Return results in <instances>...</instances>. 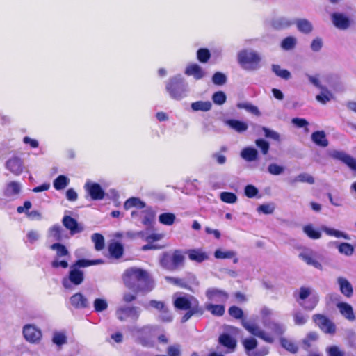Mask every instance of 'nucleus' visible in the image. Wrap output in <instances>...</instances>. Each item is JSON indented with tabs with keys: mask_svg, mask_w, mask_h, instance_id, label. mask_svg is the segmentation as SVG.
<instances>
[{
	"mask_svg": "<svg viewBox=\"0 0 356 356\" xmlns=\"http://www.w3.org/2000/svg\"><path fill=\"white\" fill-rule=\"evenodd\" d=\"M318 339V335L316 332H310L308 333L302 341L304 348L307 350L312 346V342L317 341Z\"/></svg>",
	"mask_w": 356,
	"mask_h": 356,
	"instance_id": "obj_55",
	"label": "nucleus"
},
{
	"mask_svg": "<svg viewBox=\"0 0 356 356\" xmlns=\"http://www.w3.org/2000/svg\"><path fill=\"white\" fill-rule=\"evenodd\" d=\"M122 280L124 286L135 293L147 294L155 286L149 273L146 270L137 267L126 269L122 275Z\"/></svg>",
	"mask_w": 356,
	"mask_h": 356,
	"instance_id": "obj_1",
	"label": "nucleus"
},
{
	"mask_svg": "<svg viewBox=\"0 0 356 356\" xmlns=\"http://www.w3.org/2000/svg\"><path fill=\"white\" fill-rule=\"evenodd\" d=\"M242 325L245 330H247L252 334L263 339L264 341L268 343L273 342V337L270 334L266 332L264 330H261L257 325L253 323H250L248 321H242Z\"/></svg>",
	"mask_w": 356,
	"mask_h": 356,
	"instance_id": "obj_10",
	"label": "nucleus"
},
{
	"mask_svg": "<svg viewBox=\"0 0 356 356\" xmlns=\"http://www.w3.org/2000/svg\"><path fill=\"white\" fill-rule=\"evenodd\" d=\"M84 188L92 200H102L104 198L105 192L97 183L88 181L84 185Z\"/></svg>",
	"mask_w": 356,
	"mask_h": 356,
	"instance_id": "obj_12",
	"label": "nucleus"
},
{
	"mask_svg": "<svg viewBox=\"0 0 356 356\" xmlns=\"http://www.w3.org/2000/svg\"><path fill=\"white\" fill-rule=\"evenodd\" d=\"M238 60L244 68L254 70L259 68L261 58L255 51L243 50L238 54Z\"/></svg>",
	"mask_w": 356,
	"mask_h": 356,
	"instance_id": "obj_5",
	"label": "nucleus"
},
{
	"mask_svg": "<svg viewBox=\"0 0 356 356\" xmlns=\"http://www.w3.org/2000/svg\"><path fill=\"white\" fill-rule=\"evenodd\" d=\"M292 315L295 325L299 326L305 325L307 322L309 318L308 315L305 314L302 312L300 310L294 311Z\"/></svg>",
	"mask_w": 356,
	"mask_h": 356,
	"instance_id": "obj_42",
	"label": "nucleus"
},
{
	"mask_svg": "<svg viewBox=\"0 0 356 356\" xmlns=\"http://www.w3.org/2000/svg\"><path fill=\"white\" fill-rule=\"evenodd\" d=\"M108 251L111 257L119 259L123 254L124 248L121 243L115 242L109 245Z\"/></svg>",
	"mask_w": 356,
	"mask_h": 356,
	"instance_id": "obj_36",
	"label": "nucleus"
},
{
	"mask_svg": "<svg viewBox=\"0 0 356 356\" xmlns=\"http://www.w3.org/2000/svg\"><path fill=\"white\" fill-rule=\"evenodd\" d=\"M294 19L286 17H278L273 19L272 26L277 30L285 29L294 24Z\"/></svg>",
	"mask_w": 356,
	"mask_h": 356,
	"instance_id": "obj_24",
	"label": "nucleus"
},
{
	"mask_svg": "<svg viewBox=\"0 0 356 356\" xmlns=\"http://www.w3.org/2000/svg\"><path fill=\"white\" fill-rule=\"evenodd\" d=\"M83 280V272L70 266L67 276L62 279V284L65 289L73 290L74 286L81 284Z\"/></svg>",
	"mask_w": 356,
	"mask_h": 356,
	"instance_id": "obj_6",
	"label": "nucleus"
},
{
	"mask_svg": "<svg viewBox=\"0 0 356 356\" xmlns=\"http://www.w3.org/2000/svg\"><path fill=\"white\" fill-rule=\"evenodd\" d=\"M51 340L53 343L59 348L67 343V337L64 332H54Z\"/></svg>",
	"mask_w": 356,
	"mask_h": 356,
	"instance_id": "obj_37",
	"label": "nucleus"
},
{
	"mask_svg": "<svg viewBox=\"0 0 356 356\" xmlns=\"http://www.w3.org/2000/svg\"><path fill=\"white\" fill-rule=\"evenodd\" d=\"M281 344L283 348L292 353H296L298 350L296 343L286 339H282Z\"/></svg>",
	"mask_w": 356,
	"mask_h": 356,
	"instance_id": "obj_61",
	"label": "nucleus"
},
{
	"mask_svg": "<svg viewBox=\"0 0 356 356\" xmlns=\"http://www.w3.org/2000/svg\"><path fill=\"white\" fill-rule=\"evenodd\" d=\"M136 208L131 213V218L135 220H140L143 225L151 227L155 221L156 211L152 207H147L145 202L138 197H130L124 204V208L129 210Z\"/></svg>",
	"mask_w": 356,
	"mask_h": 356,
	"instance_id": "obj_2",
	"label": "nucleus"
},
{
	"mask_svg": "<svg viewBox=\"0 0 356 356\" xmlns=\"http://www.w3.org/2000/svg\"><path fill=\"white\" fill-rule=\"evenodd\" d=\"M240 156L245 161L248 162H252L257 160L258 152L253 147H247L241 150Z\"/></svg>",
	"mask_w": 356,
	"mask_h": 356,
	"instance_id": "obj_30",
	"label": "nucleus"
},
{
	"mask_svg": "<svg viewBox=\"0 0 356 356\" xmlns=\"http://www.w3.org/2000/svg\"><path fill=\"white\" fill-rule=\"evenodd\" d=\"M304 232L312 239H318L321 236L320 232L316 230L312 225H306L303 227Z\"/></svg>",
	"mask_w": 356,
	"mask_h": 356,
	"instance_id": "obj_57",
	"label": "nucleus"
},
{
	"mask_svg": "<svg viewBox=\"0 0 356 356\" xmlns=\"http://www.w3.org/2000/svg\"><path fill=\"white\" fill-rule=\"evenodd\" d=\"M185 74L193 76L196 80L202 79L206 76V72L196 63L188 65L186 67Z\"/></svg>",
	"mask_w": 356,
	"mask_h": 356,
	"instance_id": "obj_22",
	"label": "nucleus"
},
{
	"mask_svg": "<svg viewBox=\"0 0 356 356\" xmlns=\"http://www.w3.org/2000/svg\"><path fill=\"white\" fill-rule=\"evenodd\" d=\"M186 312L184 314V315L181 317V323H186L187 321H188L191 316L195 314L202 315L203 314V309L201 307H196V308H192L191 309L186 310Z\"/></svg>",
	"mask_w": 356,
	"mask_h": 356,
	"instance_id": "obj_51",
	"label": "nucleus"
},
{
	"mask_svg": "<svg viewBox=\"0 0 356 356\" xmlns=\"http://www.w3.org/2000/svg\"><path fill=\"white\" fill-rule=\"evenodd\" d=\"M319 301L318 295L316 293L311 295L309 298L303 302H299V305L307 311L313 310Z\"/></svg>",
	"mask_w": 356,
	"mask_h": 356,
	"instance_id": "obj_31",
	"label": "nucleus"
},
{
	"mask_svg": "<svg viewBox=\"0 0 356 356\" xmlns=\"http://www.w3.org/2000/svg\"><path fill=\"white\" fill-rule=\"evenodd\" d=\"M191 109L193 111L207 112L211 109L212 104L209 101H197L191 104Z\"/></svg>",
	"mask_w": 356,
	"mask_h": 356,
	"instance_id": "obj_35",
	"label": "nucleus"
},
{
	"mask_svg": "<svg viewBox=\"0 0 356 356\" xmlns=\"http://www.w3.org/2000/svg\"><path fill=\"white\" fill-rule=\"evenodd\" d=\"M312 319L316 325L325 333L333 334L336 332V326L327 316L323 314H314Z\"/></svg>",
	"mask_w": 356,
	"mask_h": 356,
	"instance_id": "obj_9",
	"label": "nucleus"
},
{
	"mask_svg": "<svg viewBox=\"0 0 356 356\" xmlns=\"http://www.w3.org/2000/svg\"><path fill=\"white\" fill-rule=\"evenodd\" d=\"M166 352L168 354L166 356H181V346L179 344L170 346L168 347Z\"/></svg>",
	"mask_w": 356,
	"mask_h": 356,
	"instance_id": "obj_64",
	"label": "nucleus"
},
{
	"mask_svg": "<svg viewBox=\"0 0 356 356\" xmlns=\"http://www.w3.org/2000/svg\"><path fill=\"white\" fill-rule=\"evenodd\" d=\"M22 186L17 181H10L6 184L3 190V195L10 200H15L21 192Z\"/></svg>",
	"mask_w": 356,
	"mask_h": 356,
	"instance_id": "obj_17",
	"label": "nucleus"
},
{
	"mask_svg": "<svg viewBox=\"0 0 356 356\" xmlns=\"http://www.w3.org/2000/svg\"><path fill=\"white\" fill-rule=\"evenodd\" d=\"M165 279L166 281L174 285L178 286L183 289H190L189 286L184 279L169 276H166Z\"/></svg>",
	"mask_w": 356,
	"mask_h": 356,
	"instance_id": "obj_56",
	"label": "nucleus"
},
{
	"mask_svg": "<svg viewBox=\"0 0 356 356\" xmlns=\"http://www.w3.org/2000/svg\"><path fill=\"white\" fill-rule=\"evenodd\" d=\"M340 313L346 319L349 321H354L355 316L353 312V309L350 305L346 302H339L337 305Z\"/></svg>",
	"mask_w": 356,
	"mask_h": 356,
	"instance_id": "obj_29",
	"label": "nucleus"
},
{
	"mask_svg": "<svg viewBox=\"0 0 356 356\" xmlns=\"http://www.w3.org/2000/svg\"><path fill=\"white\" fill-rule=\"evenodd\" d=\"M330 156L334 159L341 161L347 165L351 170L356 171V159L343 151L333 150Z\"/></svg>",
	"mask_w": 356,
	"mask_h": 356,
	"instance_id": "obj_14",
	"label": "nucleus"
},
{
	"mask_svg": "<svg viewBox=\"0 0 356 356\" xmlns=\"http://www.w3.org/2000/svg\"><path fill=\"white\" fill-rule=\"evenodd\" d=\"M264 326L270 330L271 332L275 335H282L285 331V327L284 325L274 322V321H264Z\"/></svg>",
	"mask_w": 356,
	"mask_h": 356,
	"instance_id": "obj_33",
	"label": "nucleus"
},
{
	"mask_svg": "<svg viewBox=\"0 0 356 356\" xmlns=\"http://www.w3.org/2000/svg\"><path fill=\"white\" fill-rule=\"evenodd\" d=\"M211 57L210 51L207 49H200L197 52V58L201 63H207Z\"/></svg>",
	"mask_w": 356,
	"mask_h": 356,
	"instance_id": "obj_62",
	"label": "nucleus"
},
{
	"mask_svg": "<svg viewBox=\"0 0 356 356\" xmlns=\"http://www.w3.org/2000/svg\"><path fill=\"white\" fill-rule=\"evenodd\" d=\"M299 257L308 265H311L317 269H322L321 264L318 261L312 254L308 253H300Z\"/></svg>",
	"mask_w": 356,
	"mask_h": 356,
	"instance_id": "obj_40",
	"label": "nucleus"
},
{
	"mask_svg": "<svg viewBox=\"0 0 356 356\" xmlns=\"http://www.w3.org/2000/svg\"><path fill=\"white\" fill-rule=\"evenodd\" d=\"M243 344L248 356H264L266 354V353L254 350L257 346V341L254 338L244 339Z\"/></svg>",
	"mask_w": 356,
	"mask_h": 356,
	"instance_id": "obj_21",
	"label": "nucleus"
},
{
	"mask_svg": "<svg viewBox=\"0 0 356 356\" xmlns=\"http://www.w3.org/2000/svg\"><path fill=\"white\" fill-rule=\"evenodd\" d=\"M237 108L240 109H245L246 111L254 114L255 115H259L260 112L256 106L252 105L248 102H239L236 104Z\"/></svg>",
	"mask_w": 356,
	"mask_h": 356,
	"instance_id": "obj_48",
	"label": "nucleus"
},
{
	"mask_svg": "<svg viewBox=\"0 0 356 356\" xmlns=\"http://www.w3.org/2000/svg\"><path fill=\"white\" fill-rule=\"evenodd\" d=\"M175 219V215L172 213H163L159 216V222L168 226L173 225Z\"/></svg>",
	"mask_w": 356,
	"mask_h": 356,
	"instance_id": "obj_45",
	"label": "nucleus"
},
{
	"mask_svg": "<svg viewBox=\"0 0 356 356\" xmlns=\"http://www.w3.org/2000/svg\"><path fill=\"white\" fill-rule=\"evenodd\" d=\"M225 124L239 134L246 131L248 128L246 122L238 120H225Z\"/></svg>",
	"mask_w": 356,
	"mask_h": 356,
	"instance_id": "obj_26",
	"label": "nucleus"
},
{
	"mask_svg": "<svg viewBox=\"0 0 356 356\" xmlns=\"http://www.w3.org/2000/svg\"><path fill=\"white\" fill-rule=\"evenodd\" d=\"M244 193L245 196L248 197V198L260 197V196L258 195V188L252 184H248L245 187Z\"/></svg>",
	"mask_w": 356,
	"mask_h": 356,
	"instance_id": "obj_59",
	"label": "nucleus"
},
{
	"mask_svg": "<svg viewBox=\"0 0 356 356\" xmlns=\"http://www.w3.org/2000/svg\"><path fill=\"white\" fill-rule=\"evenodd\" d=\"M236 252L234 250H222L220 249H218L214 252V257L216 259H232L235 256H236Z\"/></svg>",
	"mask_w": 356,
	"mask_h": 356,
	"instance_id": "obj_49",
	"label": "nucleus"
},
{
	"mask_svg": "<svg viewBox=\"0 0 356 356\" xmlns=\"http://www.w3.org/2000/svg\"><path fill=\"white\" fill-rule=\"evenodd\" d=\"M220 197L222 202L228 204H233L237 201V196L231 192H222Z\"/></svg>",
	"mask_w": 356,
	"mask_h": 356,
	"instance_id": "obj_60",
	"label": "nucleus"
},
{
	"mask_svg": "<svg viewBox=\"0 0 356 356\" xmlns=\"http://www.w3.org/2000/svg\"><path fill=\"white\" fill-rule=\"evenodd\" d=\"M5 167L11 173L18 176L23 172V161L18 156H13L6 162Z\"/></svg>",
	"mask_w": 356,
	"mask_h": 356,
	"instance_id": "obj_15",
	"label": "nucleus"
},
{
	"mask_svg": "<svg viewBox=\"0 0 356 356\" xmlns=\"http://www.w3.org/2000/svg\"><path fill=\"white\" fill-rule=\"evenodd\" d=\"M337 283L339 286L341 293L347 298H350L353 293L352 284L350 282L342 277L337 278Z\"/></svg>",
	"mask_w": 356,
	"mask_h": 356,
	"instance_id": "obj_25",
	"label": "nucleus"
},
{
	"mask_svg": "<svg viewBox=\"0 0 356 356\" xmlns=\"http://www.w3.org/2000/svg\"><path fill=\"white\" fill-rule=\"evenodd\" d=\"M165 88L170 97L175 100L182 99L188 92V85L180 74L170 78L166 82Z\"/></svg>",
	"mask_w": 356,
	"mask_h": 356,
	"instance_id": "obj_3",
	"label": "nucleus"
},
{
	"mask_svg": "<svg viewBox=\"0 0 356 356\" xmlns=\"http://www.w3.org/2000/svg\"><path fill=\"white\" fill-rule=\"evenodd\" d=\"M70 183V179L65 175H59L54 181V187L55 189L60 191L64 189Z\"/></svg>",
	"mask_w": 356,
	"mask_h": 356,
	"instance_id": "obj_46",
	"label": "nucleus"
},
{
	"mask_svg": "<svg viewBox=\"0 0 356 356\" xmlns=\"http://www.w3.org/2000/svg\"><path fill=\"white\" fill-rule=\"evenodd\" d=\"M173 305L177 310H188L200 307L198 300L192 295L184 293H176L172 296Z\"/></svg>",
	"mask_w": 356,
	"mask_h": 356,
	"instance_id": "obj_4",
	"label": "nucleus"
},
{
	"mask_svg": "<svg viewBox=\"0 0 356 356\" xmlns=\"http://www.w3.org/2000/svg\"><path fill=\"white\" fill-rule=\"evenodd\" d=\"M62 222L65 227L70 231L72 235L80 233L84 229L81 225L79 224L74 218L69 216H65Z\"/></svg>",
	"mask_w": 356,
	"mask_h": 356,
	"instance_id": "obj_19",
	"label": "nucleus"
},
{
	"mask_svg": "<svg viewBox=\"0 0 356 356\" xmlns=\"http://www.w3.org/2000/svg\"><path fill=\"white\" fill-rule=\"evenodd\" d=\"M293 22L299 32L307 35L313 31L314 26L309 20L305 18H299L294 19Z\"/></svg>",
	"mask_w": 356,
	"mask_h": 356,
	"instance_id": "obj_23",
	"label": "nucleus"
},
{
	"mask_svg": "<svg viewBox=\"0 0 356 356\" xmlns=\"http://www.w3.org/2000/svg\"><path fill=\"white\" fill-rule=\"evenodd\" d=\"M166 306L167 305L165 302L156 300H151L147 303L143 305L145 309L153 308L158 312H161Z\"/></svg>",
	"mask_w": 356,
	"mask_h": 356,
	"instance_id": "obj_44",
	"label": "nucleus"
},
{
	"mask_svg": "<svg viewBox=\"0 0 356 356\" xmlns=\"http://www.w3.org/2000/svg\"><path fill=\"white\" fill-rule=\"evenodd\" d=\"M63 232L64 229L61 225L56 224L49 228L47 236L54 241H60L63 238Z\"/></svg>",
	"mask_w": 356,
	"mask_h": 356,
	"instance_id": "obj_28",
	"label": "nucleus"
},
{
	"mask_svg": "<svg viewBox=\"0 0 356 356\" xmlns=\"http://www.w3.org/2000/svg\"><path fill=\"white\" fill-rule=\"evenodd\" d=\"M314 178L311 175L306 172L299 174L292 181V182H302L309 184H314Z\"/></svg>",
	"mask_w": 356,
	"mask_h": 356,
	"instance_id": "obj_53",
	"label": "nucleus"
},
{
	"mask_svg": "<svg viewBox=\"0 0 356 356\" xmlns=\"http://www.w3.org/2000/svg\"><path fill=\"white\" fill-rule=\"evenodd\" d=\"M321 229L323 232H324L328 236H334L336 238H343L346 240L350 239V236L348 234H347L343 232L337 230L335 229L330 228V227H328L326 226H323V227H322Z\"/></svg>",
	"mask_w": 356,
	"mask_h": 356,
	"instance_id": "obj_39",
	"label": "nucleus"
},
{
	"mask_svg": "<svg viewBox=\"0 0 356 356\" xmlns=\"http://www.w3.org/2000/svg\"><path fill=\"white\" fill-rule=\"evenodd\" d=\"M206 297L211 302H216L224 304L229 298V294L225 291L211 287L209 288L205 292Z\"/></svg>",
	"mask_w": 356,
	"mask_h": 356,
	"instance_id": "obj_13",
	"label": "nucleus"
},
{
	"mask_svg": "<svg viewBox=\"0 0 356 356\" xmlns=\"http://www.w3.org/2000/svg\"><path fill=\"white\" fill-rule=\"evenodd\" d=\"M186 254L191 261L196 263H202L209 259V254L201 248L188 250Z\"/></svg>",
	"mask_w": 356,
	"mask_h": 356,
	"instance_id": "obj_20",
	"label": "nucleus"
},
{
	"mask_svg": "<svg viewBox=\"0 0 356 356\" xmlns=\"http://www.w3.org/2000/svg\"><path fill=\"white\" fill-rule=\"evenodd\" d=\"M332 21L334 26L341 30H346L350 26V20L345 14L334 13L331 15Z\"/></svg>",
	"mask_w": 356,
	"mask_h": 356,
	"instance_id": "obj_16",
	"label": "nucleus"
},
{
	"mask_svg": "<svg viewBox=\"0 0 356 356\" xmlns=\"http://www.w3.org/2000/svg\"><path fill=\"white\" fill-rule=\"evenodd\" d=\"M218 342L220 345L229 349V352H233L236 346V341L235 339L226 333L220 335Z\"/></svg>",
	"mask_w": 356,
	"mask_h": 356,
	"instance_id": "obj_27",
	"label": "nucleus"
},
{
	"mask_svg": "<svg viewBox=\"0 0 356 356\" xmlns=\"http://www.w3.org/2000/svg\"><path fill=\"white\" fill-rule=\"evenodd\" d=\"M50 248L56 251L57 257H63L69 255V251L67 248L61 243H54L51 245Z\"/></svg>",
	"mask_w": 356,
	"mask_h": 356,
	"instance_id": "obj_47",
	"label": "nucleus"
},
{
	"mask_svg": "<svg viewBox=\"0 0 356 356\" xmlns=\"http://www.w3.org/2000/svg\"><path fill=\"white\" fill-rule=\"evenodd\" d=\"M327 356H345V352L337 346H329L326 348Z\"/></svg>",
	"mask_w": 356,
	"mask_h": 356,
	"instance_id": "obj_63",
	"label": "nucleus"
},
{
	"mask_svg": "<svg viewBox=\"0 0 356 356\" xmlns=\"http://www.w3.org/2000/svg\"><path fill=\"white\" fill-rule=\"evenodd\" d=\"M339 252L346 256H350L353 254V246L348 243H341L338 246Z\"/></svg>",
	"mask_w": 356,
	"mask_h": 356,
	"instance_id": "obj_58",
	"label": "nucleus"
},
{
	"mask_svg": "<svg viewBox=\"0 0 356 356\" xmlns=\"http://www.w3.org/2000/svg\"><path fill=\"white\" fill-rule=\"evenodd\" d=\"M205 309L210 312L213 316H222L225 312L223 304L207 303L205 305Z\"/></svg>",
	"mask_w": 356,
	"mask_h": 356,
	"instance_id": "obj_34",
	"label": "nucleus"
},
{
	"mask_svg": "<svg viewBox=\"0 0 356 356\" xmlns=\"http://www.w3.org/2000/svg\"><path fill=\"white\" fill-rule=\"evenodd\" d=\"M92 241L95 243V248L97 250H102L104 247V236L99 234H93L91 236Z\"/></svg>",
	"mask_w": 356,
	"mask_h": 356,
	"instance_id": "obj_54",
	"label": "nucleus"
},
{
	"mask_svg": "<svg viewBox=\"0 0 356 356\" xmlns=\"http://www.w3.org/2000/svg\"><path fill=\"white\" fill-rule=\"evenodd\" d=\"M272 70L277 76L285 80H288L291 78V73L287 70L282 69L278 65H273Z\"/></svg>",
	"mask_w": 356,
	"mask_h": 356,
	"instance_id": "obj_52",
	"label": "nucleus"
},
{
	"mask_svg": "<svg viewBox=\"0 0 356 356\" xmlns=\"http://www.w3.org/2000/svg\"><path fill=\"white\" fill-rule=\"evenodd\" d=\"M297 43V40L295 37L288 36L285 38L281 42V47L286 51L293 49Z\"/></svg>",
	"mask_w": 356,
	"mask_h": 356,
	"instance_id": "obj_50",
	"label": "nucleus"
},
{
	"mask_svg": "<svg viewBox=\"0 0 356 356\" xmlns=\"http://www.w3.org/2000/svg\"><path fill=\"white\" fill-rule=\"evenodd\" d=\"M157 320L163 323H170L173 321V315L168 306L159 312Z\"/></svg>",
	"mask_w": 356,
	"mask_h": 356,
	"instance_id": "obj_43",
	"label": "nucleus"
},
{
	"mask_svg": "<svg viewBox=\"0 0 356 356\" xmlns=\"http://www.w3.org/2000/svg\"><path fill=\"white\" fill-rule=\"evenodd\" d=\"M312 141L318 146L325 147L328 145V140L323 131H317L312 134Z\"/></svg>",
	"mask_w": 356,
	"mask_h": 356,
	"instance_id": "obj_32",
	"label": "nucleus"
},
{
	"mask_svg": "<svg viewBox=\"0 0 356 356\" xmlns=\"http://www.w3.org/2000/svg\"><path fill=\"white\" fill-rule=\"evenodd\" d=\"M156 329V327L152 325H147L141 327L134 326L131 328V332L138 338L143 346H148L149 341L146 339V337H150L155 332Z\"/></svg>",
	"mask_w": 356,
	"mask_h": 356,
	"instance_id": "obj_8",
	"label": "nucleus"
},
{
	"mask_svg": "<svg viewBox=\"0 0 356 356\" xmlns=\"http://www.w3.org/2000/svg\"><path fill=\"white\" fill-rule=\"evenodd\" d=\"M142 309L137 306L124 305L119 307L115 311V316L120 321H125L128 318L136 321L140 318Z\"/></svg>",
	"mask_w": 356,
	"mask_h": 356,
	"instance_id": "obj_7",
	"label": "nucleus"
},
{
	"mask_svg": "<svg viewBox=\"0 0 356 356\" xmlns=\"http://www.w3.org/2000/svg\"><path fill=\"white\" fill-rule=\"evenodd\" d=\"M170 259L172 268L175 269L184 263V256L181 250H177L173 252Z\"/></svg>",
	"mask_w": 356,
	"mask_h": 356,
	"instance_id": "obj_41",
	"label": "nucleus"
},
{
	"mask_svg": "<svg viewBox=\"0 0 356 356\" xmlns=\"http://www.w3.org/2000/svg\"><path fill=\"white\" fill-rule=\"evenodd\" d=\"M23 336L31 343H38L42 338V332L35 325L26 324L23 327Z\"/></svg>",
	"mask_w": 356,
	"mask_h": 356,
	"instance_id": "obj_11",
	"label": "nucleus"
},
{
	"mask_svg": "<svg viewBox=\"0 0 356 356\" xmlns=\"http://www.w3.org/2000/svg\"><path fill=\"white\" fill-rule=\"evenodd\" d=\"M70 302L74 308L78 309L88 308L90 305L88 298L79 292L74 293L70 297Z\"/></svg>",
	"mask_w": 356,
	"mask_h": 356,
	"instance_id": "obj_18",
	"label": "nucleus"
},
{
	"mask_svg": "<svg viewBox=\"0 0 356 356\" xmlns=\"http://www.w3.org/2000/svg\"><path fill=\"white\" fill-rule=\"evenodd\" d=\"M333 98L332 92L327 89L326 86L321 89L320 94L316 96V99L323 104H325Z\"/></svg>",
	"mask_w": 356,
	"mask_h": 356,
	"instance_id": "obj_38",
	"label": "nucleus"
}]
</instances>
